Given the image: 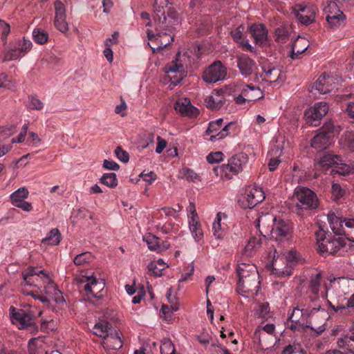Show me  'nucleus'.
<instances>
[{
	"label": "nucleus",
	"instance_id": "1",
	"mask_svg": "<svg viewBox=\"0 0 354 354\" xmlns=\"http://www.w3.org/2000/svg\"><path fill=\"white\" fill-rule=\"evenodd\" d=\"M328 221L333 234L320 230L316 232L319 252L335 255L343 248L346 239L354 242V218H343L329 212Z\"/></svg>",
	"mask_w": 354,
	"mask_h": 354
},
{
	"label": "nucleus",
	"instance_id": "2",
	"mask_svg": "<svg viewBox=\"0 0 354 354\" xmlns=\"http://www.w3.org/2000/svg\"><path fill=\"white\" fill-rule=\"evenodd\" d=\"M299 254L296 250H289L285 255L286 266L283 267L284 258L281 257L276 249L270 251L269 258H272V272L279 277L290 276L292 273L293 266L299 261Z\"/></svg>",
	"mask_w": 354,
	"mask_h": 354
},
{
	"label": "nucleus",
	"instance_id": "3",
	"mask_svg": "<svg viewBox=\"0 0 354 354\" xmlns=\"http://www.w3.org/2000/svg\"><path fill=\"white\" fill-rule=\"evenodd\" d=\"M93 333L103 339L102 346L106 350H118L122 347V341L119 334L106 321H100L93 328Z\"/></svg>",
	"mask_w": 354,
	"mask_h": 354
},
{
	"label": "nucleus",
	"instance_id": "4",
	"mask_svg": "<svg viewBox=\"0 0 354 354\" xmlns=\"http://www.w3.org/2000/svg\"><path fill=\"white\" fill-rule=\"evenodd\" d=\"M248 162V156L244 153H238L228 160L227 164H223L213 169L216 176L227 180L232 179L235 175L242 171Z\"/></svg>",
	"mask_w": 354,
	"mask_h": 354
},
{
	"label": "nucleus",
	"instance_id": "5",
	"mask_svg": "<svg viewBox=\"0 0 354 354\" xmlns=\"http://www.w3.org/2000/svg\"><path fill=\"white\" fill-rule=\"evenodd\" d=\"M168 4L167 0H154L153 7V20L156 24V34L152 30H147V37L149 40H156L157 42L161 37L162 30H167V27L170 26V21H167V18L165 15L164 8Z\"/></svg>",
	"mask_w": 354,
	"mask_h": 354
},
{
	"label": "nucleus",
	"instance_id": "6",
	"mask_svg": "<svg viewBox=\"0 0 354 354\" xmlns=\"http://www.w3.org/2000/svg\"><path fill=\"white\" fill-rule=\"evenodd\" d=\"M293 198L296 201L297 210L313 211L317 209L319 205L317 194L305 187H297L294 192Z\"/></svg>",
	"mask_w": 354,
	"mask_h": 354
},
{
	"label": "nucleus",
	"instance_id": "7",
	"mask_svg": "<svg viewBox=\"0 0 354 354\" xmlns=\"http://www.w3.org/2000/svg\"><path fill=\"white\" fill-rule=\"evenodd\" d=\"M317 10L314 5L302 1L292 6V12L299 24L307 26L315 21Z\"/></svg>",
	"mask_w": 354,
	"mask_h": 354
},
{
	"label": "nucleus",
	"instance_id": "8",
	"mask_svg": "<svg viewBox=\"0 0 354 354\" xmlns=\"http://www.w3.org/2000/svg\"><path fill=\"white\" fill-rule=\"evenodd\" d=\"M32 44L25 38L18 39L10 44V48L3 53V62L15 60L23 57L32 48Z\"/></svg>",
	"mask_w": 354,
	"mask_h": 354
},
{
	"label": "nucleus",
	"instance_id": "9",
	"mask_svg": "<svg viewBox=\"0 0 354 354\" xmlns=\"http://www.w3.org/2000/svg\"><path fill=\"white\" fill-rule=\"evenodd\" d=\"M292 227L291 223L281 218H274L271 230V237L276 241L288 242L292 238Z\"/></svg>",
	"mask_w": 354,
	"mask_h": 354
},
{
	"label": "nucleus",
	"instance_id": "10",
	"mask_svg": "<svg viewBox=\"0 0 354 354\" xmlns=\"http://www.w3.org/2000/svg\"><path fill=\"white\" fill-rule=\"evenodd\" d=\"M227 76V68L221 61H216L210 64L203 71V80L209 84L216 83L223 80Z\"/></svg>",
	"mask_w": 354,
	"mask_h": 354
},
{
	"label": "nucleus",
	"instance_id": "11",
	"mask_svg": "<svg viewBox=\"0 0 354 354\" xmlns=\"http://www.w3.org/2000/svg\"><path fill=\"white\" fill-rule=\"evenodd\" d=\"M321 308V306L319 305L317 307H313L312 308H300L299 306L294 308L292 314L290 315L289 319L292 322V323H295L299 326L306 325L307 327H310L313 329V326H310L311 322H310V318L317 312H318Z\"/></svg>",
	"mask_w": 354,
	"mask_h": 354
},
{
	"label": "nucleus",
	"instance_id": "12",
	"mask_svg": "<svg viewBox=\"0 0 354 354\" xmlns=\"http://www.w3.org/2000/svg\"><path fill=\"white\" fill-rule=\"evenodd\" d=\"M86 283L84 286L87 299L92 301L93 299H100L104 296L105 283L102 280H98L94 277H87L84 281Z\"/></svg>",
	"mask_w": 354,
	"mask_h": 354
},
{
	"label": "nucleus",
	"instance_id": "13",
	"mask_svg": "<svg viewBox=\"0 0 354 354\" xmlns=\"http://www.w3.org/2000/svg\"><path fill=\"white\" fill-rule=\"evenodd\" d=\"M328 111V105L325 102L315 103L305 111V119L307 124L310 126L317 127L319 124L320 120Z\"/></svg>",
	"mask_w": 354,
	"mask_h": 354
},
{
	"label": "nucleus",
	"instance_id": "14",
	"mask_svg": "<svg viewBox=\"0 0 354 354\" xmlns=\"http://www.w3.org/2000/svg\"><path fill=\"white\" fill-rule=\"evenodd\" d=\"M12 324L17 326L19 329H24L33 325V315L24 309L11 306L9 309Z\"/></svg>",
	"mask_w": 354,
	"mask_h": 354
},
{
	"label": "nucleus",
	"instance_id": "15",
	"mask_svg": "<svg viewBox=\"0 0 354 354\" xmlns=\"http://www.w3.org/2000/svg\"><path fill=\"white\" fill-rule=\"evenodd\" d=\"M259 273H252L246 277L239 278L237 289L240 294L256 295L259 289Z\"/></svg>",
	"mask_w": 354,
	"mask_h": 354
},
{
	"label": "nucleus",
	"instance_id": "16",
	"mask_svg": "<svg viewBox=\"0 0 354 354\" xmlns=\"http://www.w3.org/2000/svg\"><path fill=\"white\" fill-rule=\"evenodd\" d=\"M223 120L219 118L215 121H212L209 123L206 133L210 136L209 140L214 141L221 140L225 138L229 134V131L232 127L234 126V123L230 122L223 127Z\"/></svg>",
	"mask_w": 354,
	"mask_h": 354
},
{
	"label": "nucleus",
	"instance_id": "17",
	"mask_svg": "<svg viewBox=\"0 0 354 354\" xmlns=\"http://www.w3.org/2000/svg\"><path fill=\"white\" fill-rule=\"evenodd\" d=\"M265 199L264 192L259 187H249L245 189V196L239 203L243 208L252 209Z\"/></svg>",
	"mask_w": 354,
	"mask_h": 354
},
{
	"label": "nucleus",
	"instance_id": "18",
	"mask_svg": "<svg viewBox=\"0 0 354 354\" xmlns=\"http://www.w3.org/2000/svg\"><path fill=\"white\" fill-rule=\"evenodd\" d=\"M337 80L334 77L324 73L313 84L312 91L315 90L320 94H326L337 88Z\"/></svg>",
	"mask_w": 354,
	"mask_h": 354
},
{
	"label": "nucleus",
	"instance_id": "19",
	"mask_svg": "<svg viewBox=\"0 0 354 354\" xmlns=\"http://www.w3.org/2000/svg\"><path fill=\"white\" fill-rule=\"evenodd\" d=\"M178 12L173 8H168L167 10V21H170V26L167 27V30H162L161 37L159 38L158 44V49L165 48L167 45L170 44L174 41V37L171 35V28L174 25V22L178 19Z\"/></svg>",
	"mask_w": 354,
	"mask_h": 354
},
{
	"label": "nucleus",
	"instance_id": "20",
	"mask_svg": "<svg viewBox=\"0 0 354 354\" xmlns=\"http://www.w3.org/2000/svg\"><path fill=\"white\" fill-rule=\"evenodd\" d=\"M262 73H256L254 80L261 78L263 81L270 83L277 82L281 75V70L270 63H263L261 65Z\"/></svg>",
	"mask_w": 354,
	"mask_h": 354
},
{
	"label": "nucleus",
	"instance_id": "21",
	"mask_svg": "<svg viewBox=\"0 0 354 354\" xmlns=\"http://www.w3.org/2000/svg\"><path fill=\"white\" fill-rule=\"evenodd\" d=\"M237 66L242 75L247 77L256 74L257 66L254 60L246 54H239L236 57Z\"/></svg>",
	"mask_w": 354,
	"mask_h": 354
},
{
	"label": "nucleus",
	"instance_id": "22",
	"mask_svg": "<svg viewBox=\"0 0 354 354\" xmlns=\"http://www.w3.org/2000/svg\"><path fill=\"white\" fill-rule=\"evenodd\" d=\"M174 108L183 115L196 117L198 114V109L194 106L187 98L178 100L174 104Z\"/></svg>",
	"mask_w": 354,
	"mask_h": 354
},
{
	"label": "nucleus",
	"instance_id": "23",
	"mask_svg": "<svg viewBox=\"0 0 354 354\" xmlns=\"http://www.w3.org/2000/svg\"><path fill=\"white\" fill-rule=\"evenodd\" d=\"M249 30L256 44L262 46L266 44L268 39V30L264 25L252 24L250 26Z\"/></svg>",
	"mask_w": 354,
	"mask_h": 354
},
{
	"label": "nucleus",
	"instance_id": "24",
	"mask_svg": "<svg viewBox=\"0 0 354 354\" xmlns=\"http://www.w3.org/2000/svg\"><path fill=\"white\" fill-rule=\"evenodd\" d=\"M236 272L239 278L246 277L252 273H258L257 268L252 263L249 259L236 258Z\"/></svg>",
	"mask_w": 354,
	"mask_h": 354
},
{
	"label": "nucleus",
	"instance_id": "25",
	"mask_svg": "<svg viewBox=\"0 0 354 354\" xmlns=\"http://www.w3.org/2000/svg\"><path fill=\"white\" fill-rule=\"evenodd\" d=\"M341 161V156L330 153H326L320 158L317 163L315 165V167L317 169L326 171L328 167L335 166L336 164Z\"/></svg>",
	"mask_w": 354,
	"mask_h": 354
},
{
	"label": "nucleus",
	"instance_id": "26",
	"mask_svg": "<svg viewBox=\"0 0 354 354\" xmlns=\"http://www.w3.org/2000/svg\"><path fill=\"white\" fill-rule=\"evenodd\" d=\"M322 283V274L321 273L316 274L314 277H312L309 281L308 286V292H309V299L310 301H315L319 298V290Z\"/></svg>",
	"mask_w": 354,
	"mask_h": 354
},
{
	"label": "nucleus",
	"instance_id": "27",
	"mask_svg": "<svg viewBox=\"0 0 354 354\" xmlns=\"http://www.w3.org/2000/svg\"><path fill=\"white\" fill-rule=\"evenodd\" d=\"M330 136L327 133H317L311 140V147L317 151H322L330 145Z\"/></svg>",
	"mask_w": 354,
	"mask_h": 354
},
{
	"label": "nucleus",
	"instance_id": "28",
	"mask_svg": "<svg viewBox=\"0 0 354 354\" xmlns=\"http://www.w3.org/2000/svg\"><path fill=\"white\" fill-rule=\"evenodd\" d=\"M328 304L336 313L342 315H354V293L348 299L346 305H338L335 307L330 301Z\"/></svg>",
	"mask_w": 354,
	"mask_h": 354
},
{
	"label": "nucleus",
	"instance_id": "29",
	"mask_svg": "<svg viewBox=\"0 0 354 354\" xmlns=\"http://www.w3.org/2000/svg\"><path fill=\"white\" fill-rule=\"evenodd\" d=\"M260 245V241L256 237L249 239L247 245L236 258L250 259L254 254L255 248Z\"/></svg>",
	"mask_w": 354,
	"mask_h": 354
},
{
	"label": "nucleus",
	"instance_id": "30",
	"mask_svg": "<svg viewBox=\"0 0 354 354\" xmlns=\"http://www.w3.org/2000/svg\"><path fill=\"white\" fill-rule=\"evenodd\" d=\"M242 93L247 97L248 102H254L263 97L260 88L251 84L246 85L242 89Z\"/></svg>",
	"mask_w": 354,
	"mask_h": 354
},
{
	"label": "nucleus",
	"instance_id": "31",
	"mask_svg": "<svg viewBox=\"0 0 354 354\" xmlns=\"http://www.w3.org/2000/svg\"><path fill=\"white\" fill-rule=\"evenodd\" d=\"M339 348L348 350L350 353H354V332L350 331L343 335L337 341Z\"/></svg>",
	"mask_w": 354,
	"mask_h": 354
},
{
	"label": "nucleus",
	"instance_id": "32",
	"mask_svg": "<svg viewBox=\"0 0 354 354\" xmlns=\"http://www.w3.org/2000/svg\"><path fill=\"white\" fill-rule=\"evenodd\" d=\"M44 341L41 337L32 338L28 342L29 354H46L44 348Z\"/></svg>",
	"mask_w": 354,
	"mask_h": 354
},
{
	"label": "nucleus",
	"instance_id": "33",
	"mask_svg": "<svg viewBox=\"0 0 354 354\" xmlns=\"http://www.w3.org/2000/svg\"><path fill=\"white\" fill-rule=\"evenodd\" d=\"M62 239V235L57 228L52 229L47 236L41 240V243L47 245H57Z\"/></svg>",
	"mask_w": 354,
	"mask_h": 354
},
{
	"label": "nucleus",
	"instance_id": "34",
	"mask_svg": "<svg viewBox=\"0 0 354 354\" xmlns=\"http://www.w3.org/2000/svg\"><path fill=\"white\" fill-rule=\"evenodd\" d=\"M190 232L196 241H200L203 237V232L198 218L189 220Z\"/></svg>",
	"mask_w": 354,
	"mask_h": 354
},
{
	"label": "nucleus",
	"instance_id": "35",
	"mask_svg": "<svg viewBox=\"0 0 354 354\" xmlns=\"http://www.w3.org/2000/svg\"><path fill=\"white\" fill-rule=\"evenodd\" d=\"M39 274H42L45 277H47L44 270H39L37 268L30 267L28 268L26 273L23 274L24 281L26 284L32 286L35 282L34 277H39Z\"/></svg>",
	"mask_w": 354,
	"mask_h": 354
},
{
	"label": "nucleus",
	"instance_id": "36",
	"mask_svg": "<svg viewBox=\"0 0 354 354\" xmlns=\"http://www.w3.org/2000/svg\"><path fill=\"white\" fill-rule=\"evenodd\" d=\"M28 191L26 187L19 188L17 190L10 194V198L12 205H15L16 203L24 201L28 196Z\"/></svg>",
	"mask_w": 354,
	"mask_h": 354
},
{
	"label": "nucleus",
	"instance_id": "37",
	"mask_svg": "<svg viewBox=\"0 0 354 354\" xmlns=\"http://www.w3.org/2000/svg\"><path fill=\"white\" fill-rule=\"evenodd\" d=\"M143 241L147 243L149 249L160 253V239L155 235L149 234L143 237Z\"/></svg>",
	"mask_w": 354,
	"mask_h": 354
},
{
	"label": "nucleus",
	"instance_id": "38",
	"mask_svg": "<svg viewBox=\"0 0 354 354\" xmlns=\"http://www.w3.org/2000/svg\"><path fill=\"white\" fill-rule=\"evenodd\" d=\"M205 104L208 109L218 110L223 105V100L219 95H210L205 98Z\"/></svg>",
	"mask_w": 354,
	"mask_h": 354
},
{
	"label": "nucleus",
	"instance_id": "39",
	"mask_svg": "<svg viewBox=\"0 0 354 354\" xmlns=\"http://www.w3.org/2000/svg\"><path fill=\"white\" fill-rule=\"evenodd\" d=\"M93 259V254L91 252H86L76 255L73 259V263L75 265L80 266L91 262Z\"/></svg>",
	"mask_w": 354,
	"mask_h": 354
},
{
	"label": "nucleus",
	"instance_id": "40",
	"mask_svg": "<svg viewBox=\"0 0 354 354\" xmlns=\"http://www.w3.org/2000/svg\"><path fill=\"white\" fill-rule=\"evenodd\" d=\"M34 41L39 44H44L48 40V34L41 28H35L32 32Z\"/></svg>",
	"mask_w": 354,
	"mask_h": 354
},
{
	"label": "nucleus",
	"instance_id": "41",
	"mask_svg": "<svg viewBox=\"0 0 354 354\" xmlns=\"http://www.w3.org/2000/svg\"><path fill=\"white\" fill-rule=\"evenodd\" d=\"M160 350L161 354H175L176 353L174 345L169 338L162 339Z\"/></svg>",
	"mask_w": 354,
	"mask_h": 354
},
{
	"label": "nucleus",
	"instance_id": "42",
	"mask_svg": "<svg viewBox=\"0 0 354 354\" xmlns=\"http://www.w3.org/2000/svg\"><path fill=\"white\" fill-rule=\"evenodd\" d=\"M344 147L351 151H354V131H346L342 137Z\"/></svg>",
	"mask_w": 354,
	"mask_h": 354
},
{
	"label": "nucleus",
	"instance_id": "43",
	"mask_svg": "<svg viewBox=\"0 0 354 354\" xmlns=\"http://www.w3.org/2000/svg\"><path fill=\"white\" fill-rule=\"evenodd\" d=\"M275 40L279 44H285L289 38V31L286 27H280L275 30Z\"/></svg>",
	"mask_w": 354,
	"mask_h": 354
},
{
	"label": "nucleus",
	"instance_id": "44",
	"mask_svg": "<svg viewBox=\"0 0 354 354\" xmlns=\"http://www.w3.org/2000/svg\"><path fill=\"white\" fill-rule=\"evenodd\" d=\"M324 12L326 17H334L335 16H342V11H341L335 2H329L327 6L324 7Z\"/></svg>",
	"mask_w": 354,
	"mask_h": 354
},
{
	"label": "nucleus",
	"instance_id": "45",
	"mask_svg": "<svg viewBox=\"0 0 354 354\" xmlns=\"http://www.w3.org/2000/svg\"><path fill=\"white\" fill-rule=\"evenodd\" d=\"M328 26L331 29H335L344 24L345 15L342 12V16H335L334 17H326Z\"/></svg>",
	"mask_w": 354,
	"mask_h": 354
},
{
	"label": "nucleus",
	"instance_id": "46",
	"mask_svg": "<svg viewBox=\"0 0 354 354\" xmlns=\"http://www.w3.org/2000/svg\"><path fill=\"white\" fill-rule=\"evenodd\" d=\"M100 181L109 187H115L118 185L116 174L114 173L104 174L102 176Z\"/></svg>",
	"mask_w": 354,
	"mask_h": 354
},
{
	"label": "nucleus",
	"instance_id": "47",
	"mask_svg": "<svg viewBox=\"0 0 354 354\" xmlns=\"http://www.w3.org/2000/svg\"><path fill=\"white\" fill-rule=\"evenodd\" d=\"M164 71L167 75L182 73L183 65L178 63L177 61H172L165 66Z\"/></svg>",
	"mask_w": 354,
	"mask_h": 354
},
{
	"label": "nucleus",
	"instance_id": "48",
	"mask_svg": "<svg viewBox=\"0 0 354 354\" xmlns=\"http://www.w3.org/2000/svg\"><path fill=\"white\" fill-rule=\"evenodd\" d=\"M331 192L333 199L337 201L345 196L346 191L339 183H333Z\"/></svg>",
	"mask_w": 354,
	"mask_h": 354
},
{
	"label": "nucleus",
	"instance_id": "49",
	"mask_svg": "<svg viewBox=\"0 0 354 354\" xmlns=\"http://www.w3.org/2000/svg\"><path fill=\"white\" fill-rule=\"evenodd\" d=\"M157 229L165 234H169L178 229V225L171 222L165 223L163 225H158Z\"/></svg>",
	"mask_w": 354,
	"mask_h": 354
},
{
	"label": "nucleus",
	"instance_id": "50",
	"mask_svg": "<svg viewBox=\"0 0 354 354\" xmlns=\"http://www.w3.org/2000/svg\"><path fill=\"white\" fill-rule=\"evenodd\" d=\"M28 106L33 110H41L44 107L43 102L36 96L28 97Z\"/></svg>",
	"mask_w": 354,
	"mask_h": 354
},
{
	"label": "nucleus",
	"instance_id": "51",
	"mask_svg": "<svg viewBox=\"0 0 354 354\" xmlns=\"http://www.w3.org/2000/svg\"><path fill=\"white\" fill-rule=\"evenodd\" d=\"M147 270L149 274L155 276V277H160L162 274V271L165 270L162 268L158 266L157 263H154L151 261L147 266Z\"/></svg>",
	"mask_w": 354,
	"mask_h": 354
},
{
	"label": "nucleus",
	"instance_id": "52",
	"mask_svg": "<svg viewBox=\"0 0 354 354\" xmlns=\"http://www.w3.org/2000/svg\"><path fill=\"white\" fill-rule=\"evenodd\" d=\"M55 6V18L66 17V7L60 1H56L54 3Z\"/></svg>",
	"mask_w": 354,
	"mask_h": 354
},
{
	"label": "nucleus",
	"instance_id": "53",
	"mask_svg": "<svg viewBox=\"0 0 354 354\" xmlns=\"http://www.w3.org/2000/svg\"><path fill=\"white\" fill-rule=\"evenodd\" d=\"M54 300L56 304V308H57L59 310L64 308V307L66 306V303L64 297L62 295V292L59 290H56L55 292Z\"/></svg>",
	"mask_w": 354,
	"mask_h": 354
},
{
	"label": "nucleus",
	"instance_id": "54",
	"mask_svg": "<svg viewBox=\"0 0 354 354\" xmlns=\"http://www.w3.org/2000/svg\"><path fill=\"white\" fill-rule=\"evenodd\" d=\"M66 17L55 18L54 24L56 28L63 33H66L68 30V23L66 21Z\"/></svg>",
	"mask_w": 354,
	"mask_h": 354
},
{
	"label": "nucleus",
	"instance_id": "55",
	"mask_svg": "<svg viewBox=\"0 0 354 354\" xmlns=\"http://www.w3.org/2000/svg\"><path fill=\"white\" fill-rule=\"evenodd\" d=\"M115 153L117 158L123 162H127L129 160V153L120 146L115 149Z\"/></svg>",
	"mask_w": 354,
	"mask_h": 354
},
{
	"label": "nucleus",
	"instance_id": "56",
	"mask_svg": "<svg viewBox=\"0 0 354 354\" xmlns=\"http://www.w3.org/2000/svg\"><path fill=\"white\" fill-rule=\"evenodd\" d=\"M243 30L244 28L240 26L231 31L230 35L235 42L239 44L243 39Z\"/></svg>",
	"mask_w": 354,
	"mask_h": 354
},
{
	"label": "nucleus",
	"instance_id": "57",
	"mask_svg": "<svg viewBox=\"0 0 354 354\" xmlns=\"http://www.w3.org/2000/svg\"><path fill=\"white\" fill-rule=\"evenodd\" d=\"M180 174L184 178L189 181H195L198 178V175L192 169L184 168L181 170Z\"/></svg>",
	"mask_w": 354,
	"mask_h": 354
},
{
	"label": "nucleus",
	"instance_id": "58",
	"mask_svg": "<svg viewBox=\"0 0 354 354\" xmlns=\"http://www.w3.org/2000/svg\"><path fill=\"white\" fill-rule=\"evenodd\" d=\"M335 167V169H333V171H335V172L343 176L348 174L351 171V168L349 165L339 162L336 164Z\"/></svg>",
	"mask_w": 354,
	"mask_h": 354
},
{
	"label": "nucleus",
	"instance_id": "59",
	"mask_svg": "<svg viewBox=\"0 0 354 354\" xmlns=\"http://www.w3.org/2000/svg\"><path fill=\"white\" fill-rule=\"evenodd\" d=\"M223 153L221 151L210 153L207 156V160L209 163L214 164L221 161L223 160Z\"/></svg>",
	"mask_w": 354,
	"mask_h": 354
},
{
	"label": "nucleus",
	"instance_id": "60",
	"mask_svg": "<svg viewBox=\"0 0 354 354\" xmlns=\"http://www.w3.org/2000/svg\"><path fill=\"white\" fill-rule=\"evenodd\" d=\"M13 84L6 73H0V88H10Z\"/></svg>",
	"mask_w": 354,
	"mask_h": 354
},
{
	"label": "nucleus",
	"instance_id": "61",
	"mask_svg": "<svg viewBox=\"0 0 354 354\" xmlns=\"http://www.w3.org/2000/svg\"><path fill=\"white\" fill-rule=\"evenodd\" d=\"M28 128V124H25L23 126L22 129H21L20 133L19 134V136L17 138H12V143H16V142L20 143V142H24L25 140Z\"/></svg>",
	"mask_w": 354,
	"mask_h": 354
},
{
	"label": "nucleus",
	"instance_id": "62",
	"mask_svg": "<svg viewBox=\"0 0 354 354\" xmlns=\"http://www.w3.org/2000/svg\"><path fill=\"white\" fill-rule=\"evenodd\" d=\"M282 354H304V352L299 348L288 345L283 349Z\"/></svg>",
	"mask_w": 354,
	"mask_h": 354
},
{
	"label": "nucleus",
	"instance_id": "63",
	"mask_svg": "<svg viewBox=\"0 0 354 354\" xmlns=\"http://www.w3.org/2000/svg\"><path fill=\"white\" fill-rule=\"evenodd\" d=\"M103 167L109 170L117 171L119 169L120 166L118 163L113 160H104L103 162Z\"/></svg>",
	"mask_w": 354,
	"mask_h": 354
},
{
	"label": "nucleus",
	"instance_id": "64",
	"mask_svg": "<svg viewBox=\"0 0 354 354\" xmlns=\"http://www.w3.org/2000/svg\"><path fill=\"white\" fill-rule=\"evenodd\" d=\"M344 111L349 118L354 120V103H348Z\"/></svg>",
	"mask_w": 354,
	"mask_h": 354
}]
</instances>
